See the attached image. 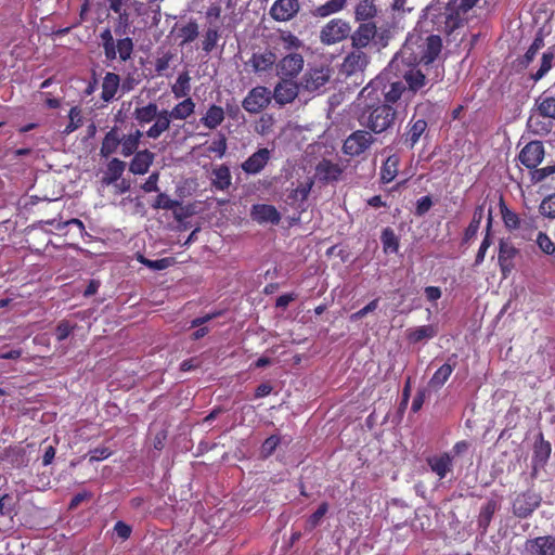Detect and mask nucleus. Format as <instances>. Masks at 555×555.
<instances>
[{
  "label": "nucleus",
  "instance_id": "obj_54",
  "mask_svg": "<svg viewBox=\"0 0 555 555\" xmlns=\"http://www.w3.org/2000/svg\"><path fill=\"white\" fill-rule=\"evenodd\" d=\"M198 36V25L196 21H190L180 28L181 44L193 42Z\"/></svg>",
  "mask_w": 555,
  "mask_h": 555
},
{
  "label": "nucleus",
  "instance_id": "obj_6",
  "mask_svg": "<svg viewBox=\"0 0 555 555\" xmlns=\"http://www.w3.org/2000/svg\"><path fill=\"white\" fill-rule=\"evenodd\" d=\"M420 65L402 64L398 67H389L398 77H401L406 86L409 95L422 91L428 83L426 75L420 69Z\"/></svg>",
  "mask_w": 555,
  "mask_h": 555
},
{
  "label": "nucleus",
  "instance_id": "obj_45",
  "mask_svg": "<svg viewBox=\"0 0 555 555\" xmlns=\"http://www.w3.org/2000/svg\"><path fill=\"white\" fill-rule=\"evenodd\" d=\"M376 13L377 9L374 0H361L354 9L356 20L361 22L372 20Z\"/></svg>",
  "mask_w": 555,
  "mask_h": 555
},
{
  "label": "nucleus",
  "instance_id": "obj_46",
  "mask_svg": "<svg viewBox=\"0 0 555 555\" xmlns=\"http://www.w3.org/2000/svg\"><path fill=\"white\" fill-rule=\"evenodd\" d=\"M500 212H501L504 225L509 231H516V229L519 228L521 216L518 215L517 212L513 211L512 209H509L505 205V203L502 198L500 201Z\"/></svg>",
  "mask_w": 555,
  "mask_h": 555
},
{
  "label": "nucleus",
  "instance_id": "obj_28",
  "mask_svg": "<svg viewBox=\"0 0 555 555\" xmlns=\"http://www.w3.org/2000/svg\"><path fill=\"white\" fill-rule=\"evenodd\" d=\"M120 87L119 75L107 72L102 80L101 100L105 103L112 102Z\"/></svg>",
  "mask_w": 555,
  "mask_h": 555
},
{
  "label": "nucleus",
  "instance_id": "obj_22",
  "mask_svg": "<svg viewBox=\"0 0 555 555\" xmlns=\"http://www.w3.org/2000/svg\"><path fill=\"white\" fill-rule=\"evenodd\" d=\"M121 133L120 129L117 126L112 127L104 135L101 147L100 155L104 158H108L113 154L118 152L121 142Z\"/></svg>",
  "mask_w": 555,
  "mask_h": 555
},
{
  "label": "nucleus",
  "instance_id": "obj_19",
  "mask_svg": "<svg viewBox=\"0 0 555 555\" xmlns=\"http://www.w3.org/2000/svg\"><path fill=\"white\" fill-rule=\"evenodd\" d=\"M270 156V151L267 147L259 149L242 164L243 171L247 175L259 173L267 166Z\"/></svg>",
  "mask_w": 555,
  "mask_h": 555
},
{
  "label": "nucleus",
  "instance_id": "obj_32",
  "mask_svg": "<svg viewBox=\"0 0 555 555\" xmlns=\"http://www.w3.org/2000/svg\"><path fill=\"white\" fill-rule=\"evenodd\" d=\"M145 133L142 132L140 129H135L134 131L130 132L129 134H122L121 135V142H120V154L124 157H129L138 152V147L140 145L141 138Z\"/></svg>",
  "mask_w": 555,
  "mask_h": 555
},
{
  "label": "nucleus",
  "instance_id": "obj_17",
  "mask_svg": "<svg viewBox=\"0 0 555 555\" xmlns=\"http://www.w3.org/2000/svg\"><path fill=\"white\" fill-rule=\"evenodd\" d=\"M299 9V0H275L269 13L276 22H288L297 15Z\"/></svg>",
  "mask_w": 555,
  "mask_h": 555
},
{
  "label": "nucleus",
  "instance_id": "obj_15",
  "mask_svg": "<svg viewBox=\"0 0 555 555\" xmlns=\"http://www.w3.org/2000/svg\"><path fill=\"white\" fill-rule=\"evenodd\" d=\"M280 81L274 87L272 98L280 105L292 103L298 95L299 87L292 78L280 77Z\"/></svg>",
  "mask_w": 555,
  "mask_h": 555
},
{
  "label": "nucleus",
  "instance_id": "obj_9",
  "mask_svg": "<svg viewBox=\"0 0 555 555\" xmlns=\"http://www.w3.org/2000/svg\"><path fill=\"white\" fill-rule=\"evenodd\" d=\"M350 31L351 27L348 22L341 18H333L322 27L320 39L322 43L331 46L346 39Z\"/></svg>",
  "mask_w": 555,
  "mask_h": 555
},
{
  "label": "nucleus",
  "instance_id": "obj_11",
  "mask_svg": "<svg viewBox=\"0 0 555 555\" xmlns=\"http://www.w3.org/2000/svg\"><path fill=\"white\" fill-rule=\"evenodd\" d=\"M541 496L533 491L521 492L513 501V514L518 518H528L540 506Z\"/></svg>",
  "mask_w": 555,
  "mask_h": 555
},
{
  "label": "nucleus",
  "instance_id": "obj_42",
  "mask_svg": "<svg viewBox=\"0 0 555 555\" xmlns=\"http://www.w3.org/2000/svg\"><path fill=\"white\" fill-rule=\"evenodd\" d=\"M171 92L176 99L190 98L191 76L188 70L178 75L176 82L171 86Z\"/></svg>",
  "mask_w": 555,
  "mask_h": 555
},
{
  "label": "nucleus",
  "instance_id": "obj_24",
  "mask_svg": "<svg viewBox=\"0 0 555 555\" xmlns=\"http://www.w3.org/2000/svg\"><path fill=\"white\" fill-rule=\"evenodd\" d=\"M173 117L169 109H158V115L154 119V124L145 131L149 139H158L164 132L169 130Z\"/></svg>",
  "mask_w": 555,
  "mask_h": 555
},
{
  "label": "nucleus",
  "instance_id": "obj_13",
  "mask_svg": "<svg viewBox=\"0 0 555 555\" xmlns=\"http://www.w3.org/2000/svg\"><path fill=\"white\" fill-rule=\"evenodd\" d=\"M545 150L541 141L533 140L527 143L518 155L519 162L528 169L538 167L544 158Z\"/></svg>",
  "mask_w": 555,
  "mask_h": 555
},
{
  "label": "nucleus",
  "instance_id": "obj_55",
  "mask_svg": "<svg viewBox=\"0 0 555 555\" xmlns=\"http://www.w3.org/2000/svg\"><path fill=\"white\" fill-rule=\"evenodd\" d=\"M46 224L54 227L57 231H62L68 225H75L78 229L79 235L82 236L86 230L85 224L81 220L77 218H72L67 221H61L56 219H50L46 221Z\"/></svg>",
  "mask_w": 555,
  "mask_h": 555
},
{
  "label": "nucleus",
  "instance_id": "obj_64",
  "mask_svg": "<svg viewBox=\"0 0 555 555\" xmlns=\"http://www.w3.org/2000/svg\"><path fill=\"white\" fill-rule=\"evenodd\" d=\"M227 147L228 146L225 135L219 134V138L208 146V151L210 153L217 154L219 157H222L227 152Z\"/></svg>",
  "mask_w": 555,
  "mask_h": 555
},
{
  "label": "nucleus",
  "instance_id": "obj_20",
  "mask_svg": "<svg viewBox=\"0 0 555 555\" xmlns=\"http://www.w3.org/2000/svg\"><path fill=\"white\" fill-rule=\"evenodd\" d=\"M370 62L369 55L362 49L352 50L344 60L343 67L348 75L362 72Z\"/></svg>",
  "mask_w": 555,
  "mask_h": 555
},
{
  "label": "nucleus",
  "instance_id": "obj_7",
  "mask_svg": "<svg viewBox=\"0 0 555 555\" xmlns=\"http://www.w3.org/2000/svg\"><path fill=\"white\" fill-rule=\"evenodd\" d=\"M428 134V122L424 117H417L415 113L408 121L404 132L400 137L402 145L413 150L423 135Z\"/></svg>",
  "mask_w": 555,
  "mask_h": 555
},
{
  "label": "nucleus",
  "instance_id": "obj_41",
  "mask_svg": "<svg viewBox=\"0 0 555 555\" xmlns=\"http://www.w3.org/2000/svg\"><path fill=\"white\" fill-rule=\"evenodd\" d=\"M196 104L192 98H185L177 103L169 112L173 120H185L195 112Z\"/></svg>",
  "mask_w": 555,
  "mask_h": 555
},
{
  "label": "nucleus",
  "instance_id": "obj_40",
  "mask_svg": "<svg viewBox=\"0 0 555 555\" xmlns=\"http://www.w3.org/2000/svg\"><path fill=\"white\" fill-rule=\"evenodd\" d=\"M539 216H533L529 214L521 215V220L519 223V228L516 231L519 232L522 238L531 241L535 231L539 228Z\"/></svg>",
  "mask_w": 555,
  "mask_h": 555
},
{
  "label": "nucleus",
  "instance_id": "obj_44",
  "mask_svg": "<svg viewBox=\"0 0 555 555\" xmlns=\"http://www.w3.org/2000/svg\"><path fill=\"white\" fill-rule=\"evenodd\" d=\"M348 0H327L324 4L315 8L314 15L318 17H327L332 14L343 11Z\"/></svg>",
  "mask_w": 555,
  "mask_h": 555
},
{
  "label": "nucleus",
  "instance_id": "obj_2",
  "mask_svg": "<svg viewBox=\"0 0 555 555\" xmlns=\"http://www.w3.org/2000/svg\"><path fill=\"white\" fill-rule=\"evenodd\" d=\"M397 118V111L389 104L365 105L359 122L373 133L379 134L392 128Z\"/></svg>",
  "mask_w": 555,
  "mask_h": 555
},
{
  "label": "nucleus",
  "instance_id": "obj_16",
  "mask_svg": "<svg viewBox=\"0 0 555 555\" xmlns=\"http://www.w3.org/2000/svg\"><path fill=\"white\" fill-rule=\"evenodd\" d=\"M304 57L299 53H289L276 63V74L280 77L296 78L304 68Z\"/></svg>",
  "mask_w": 555,
  "mask_h": 555
},
{
  "label": "nucleus",
  "instance_id": "obj_59",
  "mask_svg": "<svg viewBox=\"0 0 555 555\" xmlns=\"http://www.w3.org/2000/svg\"><path fill=\"white\" fill-rule=\"evenodd\" d=\"M539 211L544 217L555 218V193L543 198L539 206Z\"/></svg>",
  "mask_w": 555,
  "mask_h": 555
},
{
  "label": "nucleus",
  "instance_id": "obj_58",
  "mask_svg": "<svg viewBox=\"0 0 555 555\" xmlns=\"http://www.w3.org/2000/svg\"><path fill=\"white\" fill-rule=\"evenodd\" d=\"M535 243L545 255L555 253V244L546 233L538 232Z\"/></svg>",
  "mask_w": 555,
  "mask_h": 555
},
{
  "label": "nucleus",
  "instance_id": "obj_25",
  "mask_svg": "<svg viewBox=\"0 0 555 555\" xmlns=\"http://www.w3.org/2000/svg\"><path fill=\"white\" fill-rule=\"evenodd\" d=\"M253 220L264 223L270 222L272 224H278L281 220L280 212L272 205L267 204H257L253 206L251 209Z\"/></svg>",
  "mask_w": 555,
  "mask_h": 555
},
{
  "label": "nucleus",
  "instance_id": "obj_39",
  "mask_svg": "<svg viewBox=\"0 0 555 555\" xmlns=\"http://www.w3.org/2000/svg\"><path fill=\"white\" fill-rule=\"evenodd\" d=\"M211 185L219 191H224L230 188L232 183V176L227 165H219L212 169Z\"/></svg>",
  "mask_w": 555,
  "mask_h": 555
},
{
  "label": "nucleus",
  "instance_id": "obj_49",
  "mask_svg": "<svg viewBox=\"0 0 555 555\" xmlns=\"http://www.w3.org/2000/svg\"><path fill=\"white\" fill-rule=\"evenodd\" d=\"M69 122L66 125L63 133L69 134L80 128L83 124L82 109L79 106H73L68 113Z\"/></svg>",
  "mask_w": 555,
  "mask_h": 555
},
{
  "label": "nucleus",
  "instance_id": "obj_56",
  "mask_svg": "<svg viewBox=\"0 0 555 555\" xmlns=\"http://www.w3.org/2000/svg\"><path fill=\"white\" fill-rule=\"evenodd\" d=\"M77 327L76 323L68 320H61L55 327V336L57 341L65 340Z\"/></svg>",
  "mask_w": 555,
  "mask_h": 555
},
{
  "label": "nucleus",
  "instance_id": "obj_35",
  "mask_svg": "<svg viewBox=\"0 0 555 555\" xmlns=\"http://www.w3.org/2000/svg\"><path fill=\"white\" fill-rule=\"evenodd\" d=\"M437 335L435 325H422L406 330L405 337L410 344H417L423 340L431 339Z\"/></svg>",
  "mask_w": 555,
  "mask_h": 555
},
{
  "label": "nucleus",
  "instance_id": "obj_8",
  "mask_svg": "<svg viewBox=\"0 0 555 555\" xmlns=\"http://www.w3.org/2000/svg\"><path fill=\"white\" fill-rule=\"evenodd\" d=\"M375 139L366 130H356L350 133L343 144L344 154L356 157L366 152L374 143Z\"/></svg>",
  "mask_w": 555,
  "mask_h": 555
},
{
  "label": "nucleus",
  "instance_id": "obj_52",
  "mask_svg": "<svg viewBox=\"0 0 555 555\" xmlns=\"http://www.w3.org/2000/svg\"><path fill=\"white\" fill-rule=\"evenodd\" d=\"M312 185V180H308L306 182L300 183L297 188L293 189L289 192L288 198L292 199L293 202H305L310 194Z\"/></svg>",
  "mask_w": 555,
  "mask_h": 555
},
{
  "label": "nucleus",
  "instance_id": "obj_51",
  "mask_svg": "<svg viewBox=\"0 0 555 555\" xmlns=\"http://www.w3.org/2000/svg\"><path fill=\"white\" fill-rule=\"evenodd\" d=\"M491 221H492V218H491V215L489 216V219H488V224H487V231H486V235L479 246V249L477 251V255H476V258H475V266H479L485 260V257H486V253L488 250V248L491 246L492 244V240H491V233H490V230H491Z\"/></svg>",
  "mask_w": 555,
  "mask_h": 555
},
{
  "label": "nucleus",
  "instance_id": "obj_33",
  "mask_svg": "<svg viewBox=\"0 0 555 555\" xmlns=\"http://www.w3.org/2000/svg\"><path fill=\"white\" fill-rule=\"evenodd\" d=\"M224 109L217 105L211 104L206 111V114L201 117L199 122L207 129L214 130L219 127L224 120Z\"/></svg>",
  "mask_w": 555,
  "mask_h": 555
},
{
  "label": "nucleus",
  "instance_id": "obj_37",
  "mask_svg": "<svg viewBox=\"0 0 555 555\" xmlns=\"http://www.w3.org/2000/svg\"><path fill=\"white\" fill-rule=\"evenodd\" d=\"M399 166H400L399 155H397V154L389 155L380 167V172H379L380 181L385 184L392 182L399 172Z\"/></svg>",
  "mask_w": 555,
  "mask_h": 555
},
{
  "label": "nucleus",
  "instance_id": "obj_1",
  "mask_svg": "<svg viewBox=\"0 0 555 555\" xmlns=\"http://www.w3.org/2000/svg\"><path fill=\"white\" fill-rule=\"evenodd\" d=\"M442 40L438 35L423 31L422 26L415 27L409 33L403 46L395 54L389 67L409 65L431 64L440 54Z\"/></svg>",
  "mask_w": 555,
  "mask_h": 555
},
{
  "label": "nucleus",
  "instance_id": "obj_63",
  "mask_svg": "<svg viewBox=\"0 0 555 555\" xmlns=\"http://www.w3.org/2000/svg\"><path fill=\"white\" fill-rule=\"evenodd\" d=\"M280 441L281 439L276 435L268 437L261 446V453L264 456H270L276 450L278 446L280 444Z\"/></svg>",
  "mask_w": 555,
  "mask_h": 555
},
{
  "label": "nucleus",
  "instance_id": "obj_47",
  "mask_svg": "<svg viewBox=\"0 0 555 555\" xmlns=\"http://www.w3.org/2000/svg\"><path fill=\"white\" fill-rule=\"evenodd\" d=\"M220 29L217 25H210L205 34L202 41V49L206 53H210L217 46L218 40L220 39Z\"/></svg>",
  "mask_w": 555,
  "mask_h": 555
},
{
  "label": "nucleus",
  "instance_id": "obj_38",
  "mask_svg": "<svg viewBox=\"0 0 555 555\" xmlns=\"http://www.w3.org/2000/svg\"><path fill=\"white\" fill-rule=\"evenodd\" d=\"M317 173L320 179L326 182L337 181L343 173V170L338 164L331 160L323 159L317 166Z\"/></svg>",
  "mask_w": 555,
  "mask_h": 555
},
{
  "label": "nucleus",
  "instance_id": "obj_62",
  "mask_svg": "<svg viewBox=\"0 0 555 555\" xmlns=\"http://www.w3.org/2000/svg\"><path fill=\"white\" fill-rule=\"evenodd\" d=\"M139 261L153 270H165L171 264L170 258H162L157 260H150L143 256L139 257Z\"/></svg>",
  "mask_w": 555,
  "mask_h": 555
},
{
  "label": "nucleus",
  "instance_id": "obj_27",
  "mask_svg": "<svg viewBox=\"0 0 555 555\" xmlns=\"http://www.w3.org/2000/svg\"><path fill=\"white\" fill-rule=\"evenodd\" d=\"M430 469L439 477L446 478L447 474L453 468V461L449 453L444 452L440 455H434L427 459Z\"/></svg>",
  "mask_w": 555,
  "mask_h": 555
},
{
  "label": "nucleus",
  "instance_id": "obj_61",
  "mask_svg": "<svg viewBox=\"0 0 555 555\" xmlns=\"http://www.w3.org/2000/svg\"><path fill=\"white\" fill-rule=\"evenodd\" d=\"M328 511V503L327 502H323L319 505V507L317 508V511L314 513H312L307 522H308V526L310 527V529H313L315 528L317 526L320 525L322 518L324 517V515L327 513Z\"/></svg>",
  "mask_w": 555,
  "mask_h": 555
},
{
  "label": "nucleus",
  "instance_id": "obj_14",
  "mask_svg": "<svg viewBox=\"0 0 555 555\" xmlns=\"http://www.w3.org/2000/svg\"><path fill=\"white\" fill-rule=\"evenodd\" d=\"M330 77V69L327 67L309 68L301 78L300 87L306 91L313 92L325 86Z\"/></svg>",
  "mask_w": 555,
  "mask_h": 555
},
{
  "label": "nucleus",
  "instance_id": "obj_3",
  "mask_svg": "<svg viewBox=\"0 0 555 555\" xmlns=\"http://www.w3.org/2000/svg\"><path fill=\"white\" fill-rule=\"evenodd\" d=\"M378 91H380V94L384 98L383 104H389L391 106L402 96H409L406 86L402 80L388 81L386 83V79L384 77H376L373 79L362 89L360 95L365 100H367V98H372L379 101Z\"/></svg>",
  "mask_w": 555,
  "mask_h": 555
},
{
  "label": "nucleus",
  "instance_id": "obj_60",
  "mask_svg": "<svg viewBox=\"0 0 555 555\" xmlns=\"http://www.w3.org/2000/svg\"><path fill=\"white\" fill-rule=\"evenodd\" d=\"M180 203L176 199H171L167 194L159 193L155 199V203L152 205L155 209H166L171 210L178 207Z\"/></svg>",
  "mask_w": 555,
  "mask_h": 555
},
{
  "label": "nucleus",
  "instance_id": "obj_53",
  "mask_svg": "<svg viewBox=\"0 0 555 555\" xmlns=\"http://www.w3.org/2000/svg\"><path fill=\"white\" fill-rule=\"evenodd\" d=\"M551 443L541 439L540 442L534 444L533 460L535 463L544 464L551 455Z\"/></svg>",
  "mask_w": 555,
  "mask_h": 555
},
{
  "label": "nucleus",
  "instance_id": "obj_12",
  "mask_svg": "<svg viewBox=\"0 0 555 555\" xmlns=\"http://www.w3.org/2000/svg\"><path fill=\"white\" fill-rule=\"evenodd\" d=\"M519 255V249L508 240H500L498 262L503 279H507L515 269V259Z\"/></svg>",
  "mask_w": 555,
  "mask_h": 555
},
{
  "label": "nucleus",
  "instance_id": "obj_5",
  "mask_svg": "<svg viewBox=\"0 0 555 555\" xmlns=\"http://www.w3.org/2000/svg\"><path fill=\"white\" fill-rule=\"evenodd\" d=\"M478 0H449L444 14L439 18L443 20V31L448 35L461 27L464 22L463 15L466 14Z\"/></svg>",
  "mask_w": 555,
  "mask_h": 555
},
{
  "label": "nucleus",
  "instance_id": "obj_34",
  "mask_svg": "<svg viewBox=\"0 0 555 555\" xmlns=\"http://www.w3.org/2000/svg\"><path fill=\"white\" fill-rule=\"evenodd\" d=\"M126 168V163L119 158L113 157L106 167V171L102 178V183L105 185L115 184L120 180Z\"/></svg>",
  "mask_w": 555,
  "mask_h": 555
},
{
  "label": "nucleus",
  "instance_id": "obj_30",
  "mask_svg": "<svg viewBox=\"0 0 555 555\" xmlns=\"http://www.w3.org/2000/svg\"><path fill=\"white\" fill-rule=\"evenodd\" d=\"M276 63V55L272 51H264L262 53H253L247 64L251 66L255 73L267 72L272 68Z\"/></svg>",
  "mask_w": 555,
  "mask_h": 555
},
{
  "label": "nucleus",
  "instance_id": "obj_43",
  "mask_svg": "<svg viewBox=\"0 0 555 555\" xmlns=\"http://www.w3.org/2000/svg\"><path fill=\"white\" fill-rule=\"evenodd\" d=\"M483 214H485L483 206L478 205L474 210L473 218H472L468 227L464 231V235H463L464 244L468 243L472 238H474L477 235L478 230L480 228V223L483 218Z\"/></svg>",
  "mask_w": 555,
  "mask_h": 555
},
{
  "label": "nucleus",
  "instance_id": "obj_57",
  "mask_svg": "<svg viewBox=\"0 0 555 555\" xmlns=\"http://www.w3.org/2000/svg\"><path fill=\"white\" fill-rule=\"evenodd\" d=\"M531 170H532L530 172L531 181L533 183H540V182L544 181L545 179H547L548 177H551V179L553 178V176L555 175V165L545 166L543 168L535 167Z\"/></svg>",
  "mask_w": 555,
  "mask_h": 555
},
{
  "label": "nucleus",
  "instance_id": "obj_21",
  "mask_svg": "<svg viewBox=\"0 0 555 555\" xmlns=\"http://www.w3.org/2000/svg\"><path fill=\"white\" fill-rule=\"evenodd\" d=\"M377 31L374 23H361L359 27L351 35L352 47L363 49L370 44Z\"/></svg>",
  "mask_w": 555,
  "mask_h": 555
},
{
  "label": "nucleus",
  "instance_id": "obj_18",
  "mask_svg": "<svg viewBox=\"0 0 555 555\" xmlns=\"http://www.w3.org/2000/svg\"><path fill=\"white\" fill-rule=\"evenodd\" d=\"M526 550L532 555H555V535H541L526 541Z\"/></svg>",
  "mask_w": 555,
  "mask_h": 555
},
{
  "label": "nucleus",
  "instance_id": "obj_36",
  "mask_svg": "<svg viewBox=\"0 0 555 555\" xmlns=\"http://www.w3.org/2000/svg\"><path fill=\"white\" fill-rule=\"evenodd\" d=\"M157 115L158 105L155 102H150L143 106H137L132 113V117L141 127L154 121Z\"/></svg>",
  "mask_w": 555,
  "mask_h": 555
},
{
  "label": "nucleus",
  "instance_id": "obj_4",
  "mask_svg": "<svg viewBox=\"0 0 555 555\" xmlns=\"http://www.w3.org/2000/svg\"><path fill=\"white\" fill-rule=\"evenodd\" d=\"M100 38L104 56L107 62H114L116 60L127 62L131 59L134 50L132 38L125 37L115 40L109 28L104 29L101 33Z\"/></svg>",
  "mask_w": 555,
  "mask_h": 555
},
{
  "label": "nucleus",
  "instance_id": "obj_23",
  "mask_svg": "<svg viewBox=\"0 0 555 555\" xmlns=\"http://www.w3.org/2000/svg\"><path fill=\"white\" fill-rule=\"evenodd\" d=\"M501 503L498 495L490 498L481 506L477 524L482 533H486L493 518L494 513L500 508Z\"/></svg>",
  "mask_w": 555,
  "mask_h": 555
},
{
  "label": "nucleus",
  "instance_id": "obj_31",
  "mask_svg": "<svg viewBox=\"0 0 555 555\" xmlns=\"http://www.w3.org/2000/svg\"><path fill=\"white\" fill-rule=\"evenodd\" d=\"M456 354H452L448 362L442 364L431 376L429 380L430 387L435 389L441 388L451 376L454 367L456 366Z\"/></svg>",
  "mask_w": 555,
  "mask_h": 555
},
{
  "label": "nucleus",
  "instance_id": "obj_48",
  "mask_svg": "<svg viewBox=\"0 0 555 555\" xmlns=\"http://www.w3.org/2000/svg\"><path fill=\"white\" fill-rule=\"evenodd\" d=\"M383 249L385 253L397 254L399 250V238L391 228H385L380 235Z\"/></svg>",
  "mask_w": 555,
  "mask_h": 555
},
{
  "label": "nucleus",
  "instance_id": "obj_26",
  "mask_svg": "<svg viewBox=\"0 0 555 555\" xmlns=\"http://www.w3.org/2000/svg\"><path fill=\"white\" fill-rule=\"evenodd\" d=\"M155 158L154 153L149 150L138 151L130 162L129 170L133 175H145Z\"/></svg>",
  "mask_w": 555,
  "mask_h": 555
},
{
  "label": "nucleus",
  "instance_id": "obj_50",
  "mask_svg": "<svg viewBox=\"0 0 555 555\" xmlns=\"http://www.w3.org/2000/svg\"><path fill=\"white\" fill-rule=\"evenodd\" d=\"M553 60V52L548 51L543 53L539 69L535 73L530 74V78L533 81H539L540 79H542L546 75V73L552 68Z\"/></svg>",
  "mask_w": 555,
  "mask_h": 555
},
{
  "label": "nucleus",
  "instance_id": "obj_10",
  "mask_svg": "<svg viewBox=\"0 0 555 555\" xmlns=\"http://www.w3.org/2000/svg\"><path fill=\"white\" fill-rule=\"evenodd\" d=\"M272 100V92L263 86L253 88L242 102L243 108L251 114H256L269 106Z\"/></svg>",
  "mask_w": 555,
  "mask_h": 555
},
{
  "label": "nucleus",
  "instance_id": "obj_29",
  "mask_svg": "<svg viewBox=\"0 0 555 555\" xmlns=\"http://www.w3.org/2000/svg\"><path fill=\"white\" fill-rule=\"evenodd\" d=\"M534 112L544 118L555 119V96L548 91L542 92L534 101Z\"/></svg>",
  "mask_w": 555,
  "mask_h": 555
}]
</instances>
